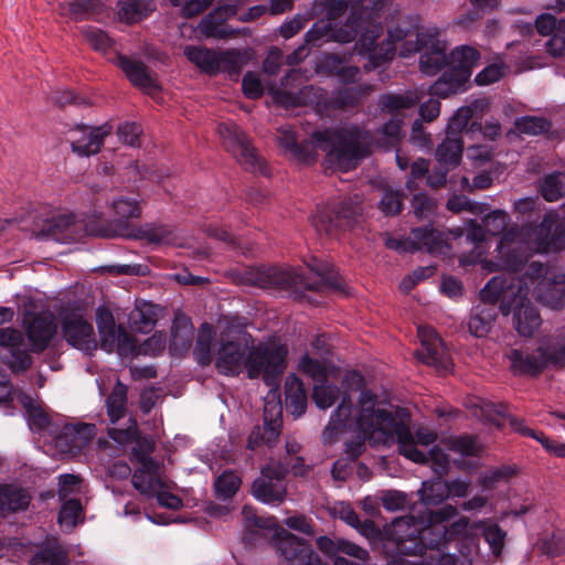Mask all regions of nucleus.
<instances>
[{"label":"nucleus","instance_id":"052dcab7","mask_svg":"<svg viewBox=\"0 0 565 565\" xmlns=\"http://www.w3.org/2000/svg\"><path fill=\"white\" fill-rule=\"evenodd\" d=\"M422 452L426 456V460L423 463H426L428 460H430L435 473L443 476L449 471L450 459L448 455L438 446H434L428 454L424 451Z\"/></svg>","mask_w":565,"mask_h":565},{"label":"nucleus","instance_id":"4468645a","mask_svg":"<svg viewBox=\"0 0 565 565\" xmlns=\"http://www.w3.org/2000/svg\"><path fill=\"white\" fill-rule=\"evenodd\" d=\"M519 281L534 286L535 298L544 306L557 310L565 305V274L548 276L545 265L532 262L522 277H515V284Z\"/></svg>","mask_w":565,"mask_h":565},{"label":"nucleus","instance_id":"c03bdc74","mask_svg":"<svg viewBox=\"0 0 565 565\" xmlns=\"http://www.w3.org/2000/svg\"><path fill=\"white\" fill-rule=\"evenodd\" d=\"M418 495L424 504L437 505L449 498V491L446 481H441L437 478L435 480L423 481L418 490Z\"/></svg>","mask_w":565,"mask_h":565},{"label":"nucleus","instance_id":"e2e57ef3","mask_svg":"<svg viewBox=\"0 0 565 565\" xmlns=\"http://www.w3.org/2000/svg\"><path fill=\"white\" fill-rule=\"evenodd\" d=\"M341 519L352 527L356 529L362 533L363 535H369L375 530V525L373 521L365 520L361 523L358 514L349 507H342L341 511Z\"/></svg>","mask_w":565,"mask_h":565},{"label":"nucleus","instance_id":"2eb2a0df","mask_svg":"<svg viewBox=\"0 0 565 565\" xmlns=\"http://www.w3.org/2000/svg\"><path fill=\"white\" fill-rule=\"evenodd\" d=\"M96 324L100 347L107 353L116 352L121 358H129L136 353L137 344L135 339L124 327L116 324L110 310L99 307L96 313Z\"/></svg>","mask_w":565,"mask_h":565},{"label":"nucleus","instance_id":"6e6d98bb","mask_svg":"<svg viewBox=\"0 0 565 565\" xmlns=\"http://www.w3.org/2000/svg\"><path fill=\"white\" fill-rule=\"evenodd\" d=\"M58 499L62 502L58 522L68 524L71 523V473L60 476Z\"/></svg>","mask_w":565,"mask_h":565},{"label":"nucleus","instance_id":"a18cd8bd","mask_svg":"<svg viewBox=\"0 0 565 565\" xmlns=\"http://www.w3.org/2000/svg\"><path fill=\"white\" fill-rule=\"evenodd\" d=\"M153 10L150 0H125L118 11L120 20L135 23L146 18Z\"/></svg>","mask_w":565,"mask_h":565},{"label":"nucleus","instance_id":"4d7b16f0","mask_svg":"<svg viewBox=\"0 0 565 565\" xmlns=\"http://www.w3.org/2000/svg\"><path fill=\"white\" fill-rule=\"evenodd\" d=\"M515 129L520 134L536 136L550 129V122L541 117L525 116L515 120Z\"/></svg>","mask_w":565,"mask_h":565},{"label":"nucleus","instance_id":"7c9ffc66","mask_svg":"<svg viewBox=\"0 0 565 565\" xmlns=\"http://www.w3.org/2000/svg\"><path fill=\"white\" fill-rule=\"evenodd\" d=\"M299 370L309 376L315 384L327 382L329 379H337L340 370L328 359H313L306 353L299 361Z\"/></svg>","mask_w":565,"mask_h":565},{"label":"nucleus","instance_id":"72a5a7b5","mask_svg":"<svg viewBox=\"0 0 565 565\" xmlns=\"http://www.w3.org/2000/svg\"><path fill=\"white\" fill-rule=\"evenodd\" d=\"M480 300L481 303L473 308L468 322L470 333L478 338L484 337L490 331L492 322L497 317L494 305L498 302H488L481 297Z\"/></svg>","mask_w":565,"mask_h":565},{"label":"nucleus","instance_id":"0eeeda50","mask_svg":"<svg viewBox=\"0 0 565 565\" xmlns=\"http://www.w3.org/2000/svg\"><path fill=\"white\" fill-rule=\"evenodd\" d=\"M526 281L515 284L511 274L492 277L481 289V298L488 302L501 301L500 310L508 316L513 312V323L522 337H531L541 326V317L529 299Z\"/></svg>","mask_w":565,"mask_h":565},{"label":"nucleus","instance_id":"680f3d73","mask_svg":"<svg viewBox=\"0 0 565 565\" xmlns=\"http://www.w3.org/2000/svg\"><path fill=\"white\" fill-rule=\"evenodd\" d=\"M166 334L163 332H154L139 348L137 347V351L132 356L138 353L156 356L166 349Z\"/></svg>","mask_w":565,"mask_h":565},{"label":"nucleus","instance_id":"f257e3e1","mask_svg":"<svg viewBox=\"0 0 565 565\" xmlns=\"http://www.w3.org/2000/svg\"><path fill=\"white\" fill-rule=\"evenodd\" d=\"M382 33L381 23L370 21L354 45L356 53L367 60L364 65L367 72L392 61L397 51L401 57L419 53V70L423 74L434 76L446 66L440 77L430 85L431 95L447 98L467 89L472 70L480 58L475 47L461 45L447 56L443 33L435 26L420 25L417 17L399 20L388 28L387 38L380 41Z\"/></svg>","mask_w":565,"mask_h":565},{"label":"nucleus","instance_id":"412c9836","mask_svg":"<svg viewBox=\"0 0 565 565\" xmlns=\"http://www.w3.org/2000/svg\"><path fill=\"white\" fill-rule=\"evenodd\" d=\"M417 333L422 343L417 358L438 371L448 372L452 366L451 358L436 331L430 327L420 326Z\"/></svg>","mask_w":565,"mask_h":565},{"label":"nucleus","instance_id":"a211bd4d","mask_svg":"<svg viewBox=\"0 0 565 565\" xmlns=\"http://www.w3.org/2000/svg\"><path fill=\"white\" fill-rule=\"evenodd\" d=\"M0 360L13 373L28 371L33 362L22 331L7 327L0 333Z\"/></svg>","mask_w":565,"mask_h":565},{"label":"nucleus","instance_id":"9d476101","mask_svg":"<svg viewBox=\"0 0 565 565\" xmlns=\"http://www.w3.org/2000/svg\"><path fill=\"white\" fill-rule=\"evenodd\" d=\"M242 514L248 529H273L276 531L274 537L276 551L288 565L321 564L310 543L277 525L274 516H258L252 507H244Z\"/></svg>","mask_w":565,"mask_h":565},{"label":"nucleus","instance_id":"338daca9","mask_svg":"<svg viewBox=\"0 0 565 565\" xmlns=\"http://www.w3.org/2000/svg\"><path fill=\"white\" fill-rule=\"evenodd\" d=\"M96 434L94 424H73V450L83 448Z\"/></svg>","mask_w":565,"mask_h":565},{"label":"nucleus","instance_id":"0e129e2a","mask_svg":"<svg viewBox=\"0 0 565 565\" xmlns=\"http://www.w3.org/2000/svg\"><path fill=\"white\" fill-rule=\"evenodd\" d=\"M403 120L398 117H393L385 122L382 127V135L384 137L383 147L388 148L395 146L402 137Z\"/></svg>","mask_w":565,"mask_h":565},{"label":"nucleus","instance_id":"a19ab883","mask_svg":"<svg viewBox=\"0 0 565 565\" xmlns=\"http://www.w3.org/2000/svg\"><path fill=\"white\" fill-rule=\"evenodd\" d=\"M463 141L446 134V138L436 149V158L438 162L446 167H455L459 163L462 154Z\"/></svg>","mask_w":565,"mask_h":565},{"label":"nucleus","instance_id":"6e6552de","mask_svg":"<svg viewBox=\"0 0 565 565\" xmlns=\"http://www.w3.org/2000/svg\"><path fill=\"white\" fill-rule=\"evenodd\" d=\"M308 267L316 274V279L310 281L302 273L295 268L262 267L253 278L252 282L260 288H295L310 289L324 292L327 290H340L341 279L333 271L331 265L313 259Z\"/></svg>","mask_w":565,"mask_h":565},{"label":"nucleus","instance_id":"5fc2aeb1","mask_svg":"<svg viewBox=\"0 0 565 565\" xmlns=\"http://www.w3.org/2000/svg\"><path fill=\"white\" fill-rule=\"evenodd\" d=\"M339 396V387L333 384H328V381L320 384H315L312 398L316 405L321 409L331 407Z\"/></svg>","mask_w":565,"mask_h":565},{"label":"nucleus","instance_id":"c85d7f7f","mask_svg":"<svg viewBox=\"0 0 565 565\" xmlns=\"http://www.w3.org/2000/svg\"><path fill=\"white\" fill-rule=\"evenodd\" d=\"M132 484L136 490L148 497H152L164 486L160 465L154 460H146L132 475Z\"/></svg>","mask_w":565,"mask_h":565},{"label":"nucleus","instance_id":"c9c22d12","mask_svg":"<svg viewBox=\"0 0 565 565\" xmlns=\"http://www.w3.org/2000/svg\"><path fill=\"white\" fill-rule=\"evenodd\" d=\"M158 307L151 302H141L135 306L128 316L130 328L139 333H150L157 323Z\"/></svg>","mask_w":565,"mask_h":565},{"label":"nucleus","instance_id":"bf43d9fd","mask_svg":"<svg viewBox=\"0 0 565 565\" xmlns=\"http://www.w3.org/2000/svg\"><path fill=\"white\" fill-rule=\"evenodd\" d=\"M379 207L385 215L398 214L403 207V194L399 191L385 190Z\"/></svg>","mask_w":565,"mask_h":565},{"label":"nucleus","instance_id":"2f4dec72","mask_svg":"<svg viewBox=\"0 0 565 565\" xmlns=\"http://www.w3.org/2000/svg\"><path fill=\"white\" fill-rule=\"evenodd\" d=\"M183 53L201 72L207 75L220 73V50H212L201 45H186Z\"/></svg>","mask_w":565,"mask_h":565},{"label":"nucleus","instance_id":"69168bd1","mask_svg":"<svg viewBox=\"0 0 565 565\" xmlns=\"http://www.w3.org/2000/svg\"><path fill=\"white\" fill-rule=\"evenodd\" d=\"M482 134L484 138L494 140L501 135V125L497 119L487 120L484 126L478 120L471 121L467 129L468 135Z\"/></svg>","mask_w":565,"mask_h":565},{"label":"nucleus","instance_id":"9b49d317","mask_svg":"<svg viewBox=\"0 0 565 565\" xmlns=\"http://www.w3.org/2000/svg\"><path fill=\"white\" fill-rule=\"evenodd\" d=\"M349 3L347 0H326L315 10L311 9L310 18L324 13V19L317 21L306 33V44L319 46L321 42H339L350 43L358 34L360 23L358 18H353L352 13L349 19L340 26L335 25V20L340 18L347 10Z\"/></svg>","mask_w":565,"mask_h":565},{"label":"nucleus","instance_id":"58836bf2","mask_svg":"<svg viewBox=\"0 0 565 565\" xmlns=\"http://www.w3.org/2000/svg\"><path fill=\"white\" fill-rule=\"evenodd\" d=\"M38 237L51 238L56 242H67L71 238V217L58 215L43 221L39 231L33 230Z\"/></svg>","mask_w":565,"mask_h":565},{"label":"nucleus","instance_id":"8fccbe9b","mask_svg":"<svg viewBox=\"0 0 565 565\" xmlns=\"http://www.w3.org/2000/svg\"><path fill=\"white\" fill-rule=\"evenodd\" d=\"M171 349L188 350L192 342L193 327L188 319H175L171 327Z\"/></svg>","mask_w":565,"mask_h":565},{"label":"nucleus","instance_id":"6ab92c4d","mask_svg":"<svg viewBox=\"0 0 565 565\" xmlns=\"http://www.w3.org/2000/svg\"><path fill=\"white\" fill-rule=\"evenodd\" d=\"M361 212L360 204L352 202H342L340 207L318 205L311 215V224L318 233L331 235L338 228L351 226Z\"/></svg>","mask_w":565,"mask_h":565},{"label":"nucleus","instance_id":"13d9d810","mask_svg":"<svg viewBox=\"0 0 565 565\" xmlns=\"http://www.w3.org/2000/svg\"><path fill=\"white\" fill-rule=\"evenodd\" d=\"M413 213L417 220H429L436 213V203L424 193H418L412 201Z\"/></svg>","mask_w":565,"mask_h":565},{"label":"nucleus","instance_id":"3c124183","mask_svg":"<svg viewBox=\"0 0 565 565\" xmlns=\"http://www.w3.org/2000/svg\"><path fill=\"white\" fill-rule=\"evenodd\" d=\"M73 348L77 349H84L81 344H85V349L88 350L92 347H95L94 340H93V326L88 323L87 321L83 320L81 317H77L73 312Z\"/></svg>","mask_w":565,"mask_h":565},{"label":"nucleus","instance_id":"bb28decb","mask_svg":"<svg viewBox=\"0 0 565 565\" xmlns=\"http://www.w3.org/2000/svg\"><path fill=\"white\" fill-rule=\"evenodd\" d=\"M508 358L515 374L536 375L547 367L543 347L533 351L513 349Z\"/></svg>","mask_w":565,"mask_h":565},{"label":"nucleus","instance_id":"f8f14e48","mask_svg":"<svg viewBox=\"0 0 565 565\" xmlns=\"http://www.w3.org/2000/svg\"><path fill=\"white\" fill-rule=\"evenodd\" d=\"M372 90L369 84H362L354 87H347L334 92L331 98L327 90L313 85L303 86L298 94H292L281 89H273V98L277 104L285 107H296L299 105H315L319 111L328 108L352 107Z\"/></svg>","mask_w":565,"mask_h":565},{"label":"nucleus","instance_id":"774afa93","mask_svg":"<svg viewBox=\"0 0 565 565\" xmlns=\"http://www.w3.org/2000/svg\"><path fill=\"white\" fill-rule=\"evenodd\" d=\"M546 51L554 57L565 54V20L559 19L558 32L552 34L546 42Z\"/></svg>","mask_w":565,"mask_h":565},{"label":"nucleus","instance_id":"b1692460","mask_svg":"<svg viewBox=\"0 0 565 565\" xmlns=\"http://www.w3.org/2000/svg\"><path fill=\"white\" fill-rule=\"evenodd\" d=\"M247 0H223L211 13L201 20L199 31L207 38H223V23L235 15L238 7Z\"/></svg>","mask_w":565,"mask_h":565},{"label":"nucleus","instance_id":"864d4df0","mask_svg":"<svg viewBox=\"0 0 565 565\" xmlns=\"http://www.w3.org/2000/svg\"><path fill=\"white\" fill-rule=\"evenodd\" d=\"M541 192L546 201H557L565 193V174L554 172L546 175L541 184Z\"/></svg>","mask_w":565,"mask_h":565},{"label":"nucleus","instance_id":"f3484780","mask_svg":"<svg viewBox=\"0 0 565 565\" xmlns=\"http://www.w3.org/2000/svg\"><path fill=\"white\" fill-rule=\"evenodd\" d=\"M217 134L224 147L233 153L244 169L252 172L262 171V160L256 153L244 131L233 121L221 122Z\"/></svg>","mask_w":565,"mask_h":565},{"label":"nucleus","instance_id":"de8ad7c7","mask_svg":"<svg viewBox=\"0 0 565 565\" xmlns=\"http://www.w3.org/2000/svg\"><path fill=\"white\" fill-rule=\"evenodd\" d=\"M127 404V386L117 382L107 397L106 406L110 422L114 424L124 417Z\"/></svg>","mask_w":565,"mask_h":565},{"label":"nucleus","instance_id":"aec40b11","mask_svg":"<svg viewBox=\"0 0 565 565\" xmlns=\"http://www.w3.org/2000/svg\"><path fill=\"white\" fill-rule=\"evenodd\" d=\"M23 326L34 352L44 351L57 330L55 316L50 310L35 313L26 311Z\"/></svg>","mask_w":565,"mask_h":565},{"label":"nucleus","instance_id":"39448f33","mask_svg":"<svg viewBox=\"0 0 565 565\" xmlns=\"http://www.w3.org/2000/svg\"><path fill=\"white\" fill-rule=\"evenodd\" d=\"M215 367L226 376L246 373L250 380L259 379L270 388H278L286 369L287 348L276 342L255 343L242 324L227 326L221 333Z\"/></svg>","mask_w":565,"mask_h":565},{"label":"nucleus","instance_id":"1a4fd4ad","mask_svg":"<svg viewBox=\"0 0 565 565\" xmlns=\"http://www.w3.org/2000/svg\"><path fill=\"white\" fill-rule=\"evenodd\" d=\"M28 424L32 431L43 438L44 451L56 459H66L71 454V424L63 417L50 415L43 407L34 405L31 397L22 399Z\"/></svg>","mask_w":565,"mask_h":565},{"label":"nucleus","instance_id":"473e14b6","mask_svg":"<svg viewBox=\"0 0 565 565\" xmlns=\"http://www.w3.org/2000/svg\"><path fill=\"white\" fill-rule=\"evenodd\" d=\"M285 402L286 408L290 414L298 418L305 414L307 408V393L301 380L290 374L285 381Z\"/></svg>","mask_w":565,"mask_h":565},{"label":"nucleus","instance_id":"e433bc0d","mask_svg":"<svg viewBox=\"0 0 565 565\" xmlns=\"http://www.w3.org/2000/svg\"><path fill=\"white\" fill-rule=\"evenodd\" d=\"M423 95L416 89L407 90L403 94H384L379 100V105L383 111L397 117L405 109H409L419 103Z\"/></svg>","mask_w":565,"mask_h":565},{"label":"nucleus","instance_id":"603ef678","mask_svg":"<svg viewBox=\"0 0 565 565\" xmlns=\"http://www.w3.org/2000/svg\"><path fill=\"white\" fill-rule=\"evenodd\" d=\"M111 207L118 222L138 218L141 215L139 201L135 198L119 196L113 201Z\"/></svg>","mask_w":565,"mask_h":565},{"label":"nucleus","instance_id":"37998d69","mask_svg":"<svg viewBox=\"0 0 565 565\" xmlns=\"http://www.w3.org/2000/svg\"><path fill=\"white\" fill-rule=\"evenodd\" d=\"M242 478L235 470H225L214 480L215 497L218 500H231L239 490Z\"/></svg>","mask_w":565,"mask_h":565},{"label":"nucleus","instance_id":"5701e85b","mask_svg":"<svg viewBox=\"0 0 565 565\" xmlns=\"http://www.w3.org/2000/svg\"><path fill=\"white\" fill-rule=\"evenodd\" d=\"M277 388L271 387L265 397L264 404V426L262 427L263 443L268 447L274 446L280 435L281 429V403L278 399Z\"/></svg>","mask_w":565,"mask_h":565},{"label":"nucleus","instance_id":"393cba45","mask_svg":"<svg viewBox=\"0 0 565 565\" xmlns=\"http://www.w3.org/2000/svg\"><path fill=\"white\" fill-rule=\"evenodd\" d=\"M109 135L106 127H73V152L81 157H89L100 150L104 138Z\"/></svg>","mask_w":565,"mask_h":565},{"label":"nucleus","instance_id":"ea45409f","mask_svg":"<svg viewBox=\"0 0 565 565\" xmlns=\"http://www.w3.org/2000/svg\"><path fill=\"white\" fill-rule=\"evenodd\" d=\"M252 50H220V73H226L231 78L237 77L242 68L249 62Z\"/></svg>","mask_w":565,"mask_h":565},{"label":"nucleus","instance_id":"09e8293b","mask_svg":"<svg viewBox=\"0 0 565 565\" xmlns=\"http://www.w3.org/2000/svg\"><path fill=\"white\" fill-rule=\"evenodd\" d=\"M515 473L516 469L512 466L492 468L480 476L479 483L483 490H492L498 484L508 482Z\"/></svg>","mask_w":565,"mask_h":565},{"label":"nucleus","instance_id":"cd10ccee","mask_svg":"<svg viewBox=\"0 0 565 565\" xmlns=\"http://www.w3.org/2000/svg\"><path fill=\"white\" fill-rule=\"evenodd\" d=\"M117 65L124 71L130 83L146 92L153 95L159 90V85L154 77L148 72L147 66L136 60H131L125 55L117 57Z\"/></svg>","mask_w":565,"mask_h":565},{"label":"nucleus","instance_id":"ddd939ff","mask_svg":"<svg viewBox=\"0 0 565 565\" xmlns=\"http://www.w3.org/2000/svg\"><path fill=\"white\" fill-rule=\"evenodd\" d=\"M463 231L460 227L441 232L431 225L414 227L409 237H391L385 241L387 248L398 253H414L424 250L431 255H448L450 252V237L456 239L461 237Z\"/></svg>","mask_w":565,"mask_h":565},{"label":"nucleus","instance_id":"423d86ee","mask_svg":"<svg viewBox=\"0 0 565 565\" xmlns=\"http://www.w3.org/2000/svg\"><path fill=\"white\" fill-rule=\"evenodd\" d=\"M276 139L285 153L297 162H315L318 157L317 149H320L326 153L327 169L350 171L369 153L371 138L359 127L348 126L335 130L315 131L311 140L298 143L295 129L286 125L278 128Z\"/></svg>","mask_w":565,"mask_h":565},{"label":"nucleus","instance_id":"4be33fe9","mask_svg":"<svg viewBox=\"0 0 565 565\" xmlns=\"http://www.w3.org/2000/svg\"><path fill=\"white\" fill-rule=\"evenodd\" d=\"M128 423L129 425L124 429L116 427L108 428L109 437L121 447L134 445L132 455L139 463L146 460H153L149 457L154 447L152 438L139 434L135 419L129 418Z\"/></svg>","mask_w":565,"mask_h":565},{"label":"nucleus","instance_id":"7ed1b4c3","mask_svg":"<svg viewBox=\"0 0 565 565\" xmlns=\"http://www.w3.org/2000/svg\"><path fill=\"white\" fill-rule=\"evenodd\" d=\"M409 414L402 409H390L388 403L381 399L371 390L360 392L355 413L352 416V405L349 396H343L339 406L332 412L330 420L323 430L326 444L334 443L347 430L356 433V437L345 443V454L354 461L365 449V440L374 444L398 445V451L413 462H424L426 456L417 446L427 447L437 440V434L424 426L413 433L409 428Z\"/></svg>","mask_w":565,"mask_h":565},{"label":"nucleus","instance_id":"4c0bfd02","mask_svg":"<svg viewBox=\"0 0 565 565\" xmlns=\"http://www.w3.org/2000/svg\"><path fill=\"white\" fill-rule=\"evenodd\" d=\"M31 501L29 493L12 484L0 486V510L3 513H14L26 510Z\"/></svg>","mask_w":565,"mask_h":565},{"label":"nucleus","instance_id":"20e7f679","mask_svg":"<svg viewBox=\"0 0 565 565\" xmlns=\"http://www.w3.org/2000/svg\"><path fill=\"white\" fill-rule=\"evenodd\" d=\"M482 223L488 234H502L494 249L493 259L482 258L481 252H472L460 257L462 266L479 263L483 270L494 273L519 271L534 253H551L565 249V216L548 211L541 223L533 228L530 224L513 225L507 231L510 215L503 210L487 214Z\"/></svg>","mask_w":565,"mask_h":565},{"label":"nucleus","instance_id":"a878e982","mask_svg":"<svg viewBox=\"0 0 565 565\" xmlns=\"http://www.w3.org/2000/svg\"><path fill=\"white\" fill-rule=\"evenodd\" d=\"M489 108V102L486 98H477L468 105L459 107L449 118L446 127V134L461 138L463 129L473 119L480 118Z\"/></svg>","mask_w":565,"mask_h":565},{"label":"nucleus","instance_id":"49530a36","mask_svg":"<svg viewBox=\"0 0 565 565\" xmlns=\"http://www.w3.org/2000/svg\"><path fill=\"white\" fill-rule=\"evenodd\" d=\"M444 443L449 450L461 457H477L482 451V445L478 438L470 435L449 437Z\"/></svg>","mask_w":565,"mask_h":565},{"label":"nucleus","instance_id":"c756f323","mask_svg":"<svg viewBox=\"0 0 565 565\" xmlns=\"http://www.w3.org/2000/svg\"><path fill=\"white\" fill-rule=\"evenodd\" d=\"M68 554L57 537L47 536L41 544L35 545L29 565H66Z\"/></svg>","mask_w":565,"mask_h":565},{"label":"nucleus","instance_id":"79ce46f5","mask_svg":"<svg viewBox=\"0 0 565 565\" xmlns=\"http://www.w3.org/2000/svg\"><path fill=\"white\" fill-rule=\"evenodd\" d=\"M215 337L213 327L206 322L202 323L194 347V356L199 364L209 365L212 362V343Z\"/></svg>","mask_w":565,"mask_h":565},{"label":"nucleus","instance_id":"f03ea898","mask_svg":"<svg viewBox=\"0 0 565 565\" xmlns=\"http://www.w3.org/2000/svg\"><path fill=\"white\" fill-rule=\"evenodd\" d=\"M458 516V509L451 504L439 509H426L418 519L404 515L395 519L390 529V537L397 555L419 556L411 565H458L456 554L446 553L451 542H457L458 551L468 556L479 548V532H482L491 553L502 554L507 532L497 523L488 520L471 521L468 516Z\"/></svg>","mask_w":565,"mask_h":565},{"label":"nucleus","instance_id":"f704fd0d","mask_svg":"<svg viewBox=\"0 0 565 565\" xmlns=\"http://www.w3.org/2000/svg\"><path fill=\"white\" fill-rule=\"evenodd\" d=\"M122 235L143 241L148 244H173L175 238L172 230L166 225L158 224H143L128 230Z\"/></svg>","mask_w":565,"mask_h":565},{"label":"nucleus","instance_id":"dca6fc26","mask_svg":"<svg viewBox=\"0 0 565 565\" xmlns=\"http://www.w3.org/2000/svg\"><path fill=\"white\" fill-rule=\"evenodd\" d=\"M287 468L285 465L268 463L260 471V476L252 483V495L259 502L277 507L282 503L287 495L285 477Z\"/></svg>","mask_w":565,"mask_h":565}]
</instances>
